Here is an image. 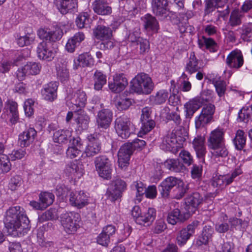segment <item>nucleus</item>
<instances>
[{
  "label": "nucleus",
  "instance_id": "obj_21",
  "mask_svg": "<svg viewBox=\"0 0 252 252\" xmlns=\"http://www.w3.org/2000/svg\"><path fill=\"white\" fill-rule=\"evenodd\" d=\"M128 85L127 79L123 73L114 76L113 82L109 83L110 90L114 93H119L123 91Z\"/></svg>",
  "mask_w": 252,
  "mask_h": 252
},
{
  "label": "nucleus",
  "instance_id": "obj_11",
  "mask_svg": "<svg viewBox=\"0 0 252 252\" xmlns=\"http://www.w3.org/2000/svg\"><path fill=\"white\" fill-rule=\"evenodd\" d=\"M200 221L197 220H193L185 228L182 229L177 234L176 242L181 247L185 245L187 241L195 233V229L199 225Z\"/></svg>",
  "mask_w": 252,
  "mask_h": 252
},
{
  "label": "nucleus",
  "instance_id": "obj_3",
  "mask_svg": "<svg viewBox=\"0 0 252 252\" xmlns=\"http://www.w3.org/2000/svg\"><path fill=\"white\" fill-rule=\"evenodd\" d=\"M158 190L162 197L168 198L172 190L176 195L182 197L186 192L183 181L176 177L170 176L164 179L159 185Z\"/></svg>",
  "mask_w": 252,
  "mask_h": 252
},
{
  "label": "nucleus",
  "instance_id": "obj_14",
  "mask_svg": "<svg viewBox=\"0 0 252 252\" xmlns=\"http://www.w3.org/2000/svg\"><path fill=\"white\" fill-rule=\"evenodd\" d=\"M182 146V144L177 142L176 135L173 132L168 133L164 136L160 145L162 150L170 152L174 154H177Z\"/></svg>",
  "mask_w": 252,
  "mask_h": 252
},
{
  "label": "nucleus",
  "instance_id": "obj_37",
  "mask_svg": "<svg viewBox=\"0 0 252 252\" xmlns=\"http://www.w3.org/2000/svg\"><path fill=\"white\" fill-rule=\"evenodd\" d=\"M214 232V228L211 226L205 225L203 228L201 236L197 241L198 245H207L212 239Z\"/></svg>",
  "mask_w": 252,
  "mask_h": 252
},
{
  "label": "nucleus",
  "instance_id": "obj_63",
  "mask_svg": "<svg viewBox=\"0 0 252 252\" xmlns=\"http://www.w3.org/2000/svg\"><path fill=\"white\" fill-rule=\"evenodd\" d=\"M34 100L32 99H28L25 101L24 105V109L25 114L28 117L31 116L33 114Z\"/></svg>",
  "mask_w": 252,
  "mask_h": 252
},
{
  "label": "nucleus",
  "instance_id": "obj_9",
  "mask_svg": "<svg viewBox=\"0 0 252 252\" xmlns=\"http://www.w3.org/2000/svg\"><path fill=\"white\" fill-rule=\"evenodd\" d=\"M126 188V184L125 181L121 179H116L111 183L106 195L111 201H115L122 196V193Z\"/></svg>",
  "mask_w": 252,
  "mask_h": 252
},
{
  "label": "nucleus",
  "instance_id": "obj_49",
  "mask_svg": "<svg viewBox=\"0 0 252 252\" xmlns=\"http://www.w3.org/2000/svg\"><path fill=\"white\" fill-rule=\"evenodd\" d=\"M89 120V116L84 114H77L75 116V121L78 128L82 130L87 128Z\"/></svg>",
  "mask_w": 252,
  "mask_h": 252
},
{
  "label": "nucleus",
  "instance_id": "obj_59",
  "mask_svg": "<svg viewBox=\"0 0 252 252\" xmlns=\"http://www.w3.org/2000/svg\"><path fill=\"white\" fill-rule=\"evenodd\" d=\"M89 57L88 55L86 54H82L78 57L76 60H74V68H77V66L82 65V66H87L89 64L87 58Z\"/></svg>",
  "mask_w": 252,
  "mask_h": 252
},
{
  "label": "nucleus",
  "instance_id": "obj_47",
  "mask_svg": "<svg viewBox=\"0 0 252 252\" xmlns=\"http://www.w3.org/2000/svg\"><path fill=\"white\" fill-rule=\"evenodd\" d=\"M177 18L178 22L176 23V24L178 25V29L181 33L187 32L188 28H190V30H191V27L189 25L188 20L184 15V13H179Z\"/></svg>",
  "mask_w": 252,
  "mask_h": 252
},
{
  "label": "nucleus",
  "instance_id": "obj_15",
  "mask_svg": "<svg viewBox=\"0 0 252 252\" xmlns=\"http://www.w3.org/2000/svg\"><path fill=\"white\" fill-rule=\"evenodd\" d=\"M133 152L131 144L129 142L125 143L121 147L118 157L119 166L121 169L126 170L128 166L130 157Z\"/></svg>",
  "mask_w": 252,
  "mask_h": 252
},
{
  "label": "nucleus",
  "instance_id": "obj_40",
  "mask_svg": "<svg viewBox=\"0 0 252 252\" xmlns=\"http://www.w3.org/2000/svg\"><path fill=\"white\" fill-rule=\"evenodd\" d=\"M71 136V132L69 130L60 129L54 133L53 140L59 144L66 143Z\"/></svg>",
  "mask_w": 252,
  "mask_h": 252
},
{
  "label": "nucleus",
  "instance_id": "obj_1",
  "mask_svg": "<svg viewBox=\"0 0 252 252\" xmlns=\"http://www.w3.org/2000/svg\"><path fill=\"white\" fill-rule=\"evenodd\" d=\"M5 227L14 235L26 233L29 230L30 220L24 209L16 206L6 210L3 219Z\"/></svg>",
  "mask_w": 252,
  "mask_h": 252
},
{
  "label": "nucleus",
  "instance_id": "obj_48",
  "mask_svg": "<svg viewBox=\"0 0 252 252\" xmlns=\"http://www.w3.org/2000/svg\"><path fill=\"white\" fill-rule=\"evenodd\" d=\"M54 199V195L50 192H43L39 194V200L45 209L53 203Z\"/></svg>",
  "mask_w": 252,
  "mask_h": 252
},
{
  "label": "nucleus",
  "instance_id": "obj_32",
  "mask_svg": "<svg viewBox=\"0 0 252 252\" xmlns=\"http://www.w3.org/2000/svg\"><path fill=\"white\" fill-rule=\"evenodd\" d=\"M184 213H181L179 209H175L169 212L167 217V221L168 223L175 225L178 223H181L187 220L188 217Z\"/></svg>",
  "mask_w": 252,
  "mask_h": 252
},
{
  "label": "nucleus",
  "instance_id": "obj_58",
  "mask_svg": "<svg viewBox=\"0 0 252 252\" xmlns=\"http://www.w3.org/2000/svg\"><path fill=\"white\" fill-rule=\"evenodd\" d=\"M204 43L206 49L211 52H215L217 51L218 46L216 42L211 38H207L203 36Z\"/></svg>",
  "mask_w": 252,
  "mask_h": 252
},
{
  "label": "nucleus",
  "instance_id": "obj_5",
  "mask_svg": "<svg viewBox=\"0 0 252 252\" xmlns=\"http://www.w3.org/2000/svg\"><path fill=\"white\" fill-rule=\"evenodd\" d=\"M94 37L101 41L100 48L101 49H111L114 46L112 38V31L109 27L98 25L93 30Z\"/></svg>",
  "mask_w": 252,
  "mask_h": 252
},
{
  "label": "nucleus",
  "instance_id": "obj_42",
  "mask_svg": "<svg viewBox=\"0 0 252 252\" xmlns=\"http://www.w3.org/2000/svg\"><path fill=\"white\" fill-rule=\"evenodd\" d=\"M244 16L242 11L234 9L230 14L228 24L232 27L240 26L242 24V19Z\"/></svg>",
  "mask_w": 252,
  "mask_h": 252
},
{
  "label": "nucleus",
  "instance_id": "obj_35",
  "mask_svg": "<svg viewBox=\"0 0 252 252\" xmlns=\"http://www.w3.org/2000/svg\"><path fill=\"white\" fill-rule=\"evenodd\" d=\"M17 103L13 100H8L5 104V109L9 111L10 121L12 124H16L19 120Z\"/></svg>",
  "mask_w": 252,
  "mask_h": 252
},
{
  "label": "nucleus",
  "instance_id": "obj_29",
  "mask_svg": "<svg viewBox=\"0 0 252 252\" xmlns=\"http://www.w3.org/2000/svg\"><path fill=\"white\" fill-rule=\"evenodd\" d=\"M156 211L153 208H149L146 212H143L138 217L136 223L140 225L149 226L155 220Z\"/></svg>",
  "mask_w": 252,
  "mask_h": 252
},
{
  "label": "nucleus",
  "instance_id": "obj_31",
  "mask_svg": "<svg viewBox=\"0 0 252 252\" xmlns=\"http://www.w3.org/2000/svg\"><path fill=\"white\" fill-rule=\"evenodd\" d=\"M85 39L84 34L82 32L75 33L72 37L69 38L65 45V50L69 53H73L77 47H78Z\"/></svg>",
  "mask_w": 252,
  "mask_h": 252
},
{
  "label": "nucleus",
  "instance_id": "obj_62",
  "mask_svg": "<svg viewBox=\"0 0 252 252\" xmlns=\"http://www.w3.org/2000/svg\"><path fill=\"white\" fill-rule=\"evenodd\" d=\"M131 105V100L128 98L121 99L116 103L117 109L121 111L127 109Z\"/></svg>",
  "mask_w": 252,
  "mask_h": 252
},
{
  "label": "nucleus",
  "instance_id": "obj_53",
  "mask_svg": "<svg viewBox=\"0 0 252 252\" xmlns=\"http://www.w3.org/2000/svg\"><path fill=\"white\" fill-rule=\"evenodd\" d=\"M213 84L219 97H220L223 96L226 91V85L225 82L220 79L214 80Z\"/></svg>",
  "mask_w": 252,
  "mask_h": 252
},
{
  "label": "nucleus",
  "instance_id": "obj_16",
  "mask_svg": "<svg viewBox=\"0 0 252 252\" xmlns=\"http://www.w3.org/2000/svg\"><path fill=\"white\" fill-rule=\"evenodd\" d=\"M64 173L71 178H79L84 173V168L82 162L74 160L68 163L64 170Z\"/></svg>",
  "mask_w": 252,
  "mask_h": 252
},
{
  "label": "nucleus",
  "instance_id": "obj_12",
  "mask_svg": "<svg viewBox=\"0 0 252 252\" xmlns=\"http://www.w3.org/2000/svg\"><path fill=\"white\" fill-rule=\"evenodd\" d=\"M78 217V214L72 212H66L61 215V222L67 233L72 234L77 230Z\"/></svg>",
  "mask_w": 252,
  "mask_h": 252
},
{
  "label": "nucleus",
  "instance_id": "obj_44",
  "mask_svg": "<svg viewBox=\"0 0 252 252\" xmlns=\"http://www.w3.org/2000/svg\"><path fill=\"white\" fill-rule=\"evenodd\" d=\"M198 61L194 53L191 52L189 59V62L187 63L186 66V71L190 74L198 71L200 69L198 65Z\"/></svg>",
  "mask_w": 252,
  "mask_h": 252
},
{
  "label": "nucleus",
  "instance_id": "obj_34",
  "mask_svg": "<svg viewBox=\"0 0 252 252\" xmlns=\"http://www.w3.org/2000/svg\"><path fill=\"white\" fill-rule=\"evenodd\" d=\"M167 90L162 89L158 91L155 94L150 95V102L153 105H160L164 103L168 98Z\"/></svg>",
  "mask_w": 252,
  "mask_h": 252
},
{
  "label": "nucleus",
  "instance_id": "obj_10",
  "mask_svg": "<svg viewBox=\"0 0 252 252\" xmlns=\"http://www.w3.org/2000/svg\"><path fill=\"white\" fill-rule=\"evenodd\" d=\"M87 138L89 143L81 156L82 158L94 157L99 153L101 150V144L99 140L98 134H90L88 136Z\"/></svg>",
  "mask_w": 252,
  "mask_h": 252
},
{
  "label": "nucleus",
  "instance_id": "obj_56",
  "mask_svg": "<svg viewBox=\"0 0 252 252\" xmlns=\"http://www.w3.org/2000/svg\"><path fill=\"white\" fill-rule=\"evenodd\" d=\"M57 76L62 82H64L68 79L69 71L65 66H59L57 68Z\"/></svg>",
  "mask_w": 252,
  "mask_h": 252
},
{
  "label": "nucleus",
  "instance_id": "obj_45",
  "mask_svg": "<svg viewBox=\"0 0 252 252\" xmlns=\"http://www.w3.org/2000/svg\"><path fill=\"white\" fill-rule=\"evenodd\" d=\"M246 135L243 130L239 129L237 131L233 143L236 148L239 150H242L246 144Z\"/></svg>",
  "mask_w": 252,
  "mask_h": 252
},
{
  "label": "nucleus",
  "instance_id": "obj_27",
  "mask_svg": "<svg viewBox=\"0 0 252 252\" xmlns=\"http://www.w3.org/2000/svg\"><path fill=\"white\" fill-rule=\"evenodd\" d=\"M56 1L59 5V11L63 14L77 10L78 0H56Z\"/></svg>",
  "mask_w": 252,
  "mask_h": 252
},
{
  "label": "nucleus",
  "instance_id": "obj_46",
  "mask_svg": "<svg viewBox=\"0 0 252 252\" xmlns=\"http://www.w3.org/2000/svg\"><path fill=\"white\" fill-rule=\"evenodd\" d=\"M220 2L225 3L226 0H208L206 1L204 9V16L209 15L214 12L216 7H220Z\"/></svg>",
  "mask_w": 252,
  "mask_h": 252
},
{
  "label": "nucleus",
  "instance_id": "obj_41",
  "mask_svg": "<svg viewBox=\"0 0 252 252\" xmlns=\"http://www.w3.org/2000/svg\"><path fill=\"white\" fill-rule=\"evenodd\" d=\"M164 165L167 169L175 172H180L185 169L183 164L178 159H168Z\"/></svg>",
  "mask_w": 252,
  "mask_h": 252
},
{
  "label": "nucleus",
  "instance_id": "obj_17",
  "mask_svg": "<svg viewBox=\"0 0 252 252\" xmlns=\"http://www.w3.org/2000/svg\"><path fill=\"white\" fill-rule=\"evenodd\" d=\"M168 0H152V7L153 13L161 19L166 18L169 12Z\"/></svg>",
  "mask_w": 252,
  "mask_h": 252
},
{
  "label": "nucleus",
  "instance_id": "obj_60",
  "mask_svg": "<svg viewBox=\"0 0 252 252\" xmlns=\"http://www.w3.org/2000/svg\"><path fill=\"white\" fill-rule=\"evenodd\" d=\"M179 155L184 164L189 166L193 163V157L188 151L182 150Z\"/></svg>",
  "mask_w": 252,
  "mask_h": 252
},
{
  "label": "nucleus",
  "instance_id": "obj_2",
  "mask_svg": "<svg viewBox=\"0 0 252 252\" xmlns=\"http://www.w3.org/2000/svg\"><path fill=\"white\" fill-rule=\"evenodd\" d=\"M224 132L222 129L217 128L212 131L207 140L208 146L212 149V155L216 157H225L228 151L224 144Z\"/></svg>",
  "mask_w": 252,
  "mask_h": 252
},
{
  "label": "nucleus",
  "instance_id": "obj_20",
  "mask_svg": "<svg viewBox=\"0 0 252 252\" xmlns=\"http://www.w3.org/2000/svg\"><path fill=\"white\" fill-rule=\"evenodd\" d=\"M203 198L198 192H193L188 195L185 199L186 209L188 214L195 213L199 205L202 202Z\"/></svg>",
  "mask_w": 252,
  "mask_h": 252
},
{
  "label": "nucleus",
  "instance_id": "obj_6",
  "mask_svg": "<svg viewBox=\"0 0 252 252\" xmlns=\"http://www.w3.org/2000/svg\"><path fill=\"white\" fill-rule=\"evenodd\" d=\"M95 170L98 175L104 179L111 178L113 170L111 161L106 156H99L94 159Z\"/></svg>",
  "mask_w": 252,
  "mask_h": 252
},
{
  "label": "nucleus",
  "instance_id": "obj_28",
  "mask_svg": "<svg viewBox=\"0 0 252 252\" xmlns=\"http://www.w3.org/2000/svg\"><path fill=\"white\" fill-rule=\"evenodd\" d=\"M39 63L35 62L28 63L22 69L17 72L19 78L23 77L26 75H36L39 73L41 69Z\"/></svg>",
  "mask_w": 252,
  "mask_h": 252
},
{
  "label": "nucleus",
  "instance_id": "obj_38",
  "mask_svg": "<svg viewBox=\"0 0 252 252\" xmlns=\"http://www.w3.org/2000/svg\"><path fill=\"white\" fill-rule=\"evenodd\" d=\"M204 141L205 139L203 137L198 136L194 139L192 142L193 148L198 158L203 157L206 153Z\"/></svg>",
  "mask_w": 252,
  "mask_h": 252
},
{
  "label": "nucleus",
  "instance_id": "obj_18",
  "mask_svg": "<svg viewBox=\"0 0 252 252\" xmlns=\"http://www.w3.org/2000/svg\"><path fill=\"white\" fill-rule=\"evenodd\" d=\"M69 201L72 206L82 208L89 203L88 197L83 191L70 192Z\"/></svg>",
  "mask_w": 252,
  "mask_h": 252
},
{
  "label": "nucleus",
  "instance_id": "obj_51",
  "mask_svg": "<svg viewBox=\"0 0 252 252\" xmlns=\"http://www.w3.org/2000/svg\"><path fill=\"white\" fill-rule=\"evenodd\" d=\"M142 126L138 134V136H142L150 131L155 126V123L153 120L141 121Z\"/></svg>",
  "mask_w": 252,
  "mask_h": 252
},
{
  "label": "nucleus",
  "instance_id": "obj_36",
  "mask_svg": "<svg viewBox=\"0 0 252 252\" xmlns=\"http://www.w3.org/2000/svg\"><path fill=\"white\" fill-rule=\"evenodd\" d=\"M143 20L144 26L146 30L156 32L158 31L159 29L158 23L154 16L147 14L144 16Z\"/></svg>",
  "mask_w": 252,
  "mask_h": 252
},
{
  "label": "nucleus",
  "instance_id": "obj_19",
  "mask_svg": "<svg viewBox=\"0 0 252 252\" xmlns=\"http://www.w3.org/2000/svg\"><path fill=\"white\" fill-rule=\"evenodd\" d=\"M67 99L77 107H84L87 101L86 94L80 89L72 91L67 95Z\"/></svg>",
  "mask_w": 252,
  "mask_h": 252
},
{
  "label": "nucleus",
  "instance_id": "obj_54",
  "mask_svg": "<svg viewBox=\"0 0 252 252\" xmlns=\"http://www.w3.org/2000/svg\"><path fill=\"white\" fill-rule=\"evenodd\" d=\"M11 166L10 160L6 156L0 158V174L9 172Z\"/></svg>",
  "mask_w": 252,
  "mask_h": 252
},
{
  "label": "nucleus",
  "instance_id": "obj_13",
  "mask_svg": "<svg viewBox=\"0 0 252 252\" xmlns=\"http://www.w3.org/2000/svg\"><path fill=\"white\" fill-rule=\"evenodd\" d=\"M37 34L40 39L50 42H56L61 39L63 32L60 27L56 26L52 29L41 28L38 30Z\"/></svg>",
  "mask_w": 252,
  "mask_h": 252
},
{
  "label": "nucleus",
  "instance_id": "obj_23",
  "mask_svg": "<svg viewBox=\"0 0 252 252\" xmlns=\"http://www.w3.org/2000/svg\"><path fill=\"white\" fill-rule=\"evenodd\" d=\"M226 63L231 68L238 69L241 67L244 63L241 52L234 50L230 53L226 58Z\"/></svg>",
  "mask_w": 252,
  "mask_h": 252
},
{
  "label": "nucleus",
  "instance_id": "obj_43",
  "mask_svg": "<svg viewBox=\"0 0 252 252\" xmlns=\"http://www.w3.org/2000/svg\"><path fill=\"white\" fill-rule=\"evenodd\" d=\"M94 89L100 90L106 83V76L102 72L96 70L94 74Z\"/></svg>",
  "mask_w": 252,
  "mask_h": 252
},
{
  "label": "nucleus",
  "instance_id": "obj_4",
  "mask_svg": "<svg viewBox=\"0 0 252 252\" xmlns=\"http://www.w3.org/2000/svg\"><path fill=\"white\" fill-rule=\"evenodd\" d=\"M130 88L139 94H149L154 89V83L149 75L140 73L131 81Z\"/></svg>",
  "mask_w": 252,
  "mask_h": 252
},
{
  "label": "nucleus",
  "instance_id": "obj_64",
  "mask_svg": "<svg viewBox=\"0 0 252 252\" xmlns=\"http://www.w3.org/2000/svg\"><path fill=\"white\" fill-rule=\"evenodd\" d=\"M242 35L245 40H249L248 37H252V24L243 26L242 28Z\"/></svg>",
  "mask_w": 252,
  "mask_h": 252
},
{
  "label": "nucleus",
  "instance_id": "obj_24",
  "mask_svg": "<svg viewBox=\"0 0 252 252\" xmlns=\"http://www.w3.org/2000/svg\"><path fill=\"white\" fill-rule=\"evenodd\" d=\"M36 53L37 57L41 60L47 61H52L55 55V53L49 47L48 44L45 41H43L38 44Z\"/></svg>",
  "mask_w": 252,
  "mask_h": 252
},
{
  "label": "nucleus",
  "instance_id": "obj_26",
  "mask_svg": "<svg viewBox=\"0 0 252 252\" xmlns=\"http://www.w3.org/2000/svg\"><path fill=\"white\" fill-rule=\"evenodd\" d=\"M58 87V83L51 82L45 85L41 90V94L44 99L53 101L57 96V91Z\"/></svg>",
  "mask_w": 252,
  "mask_h": 252
},
{
  "label": "nucleus",
  "instance_id": "obj_55",
  "mask_svg": "<svg viewBox=\"0 0 252 252\" xmlns=\"http://www.w3.org/2000/svg\"><path fill=\"white\" fill-rule=\"evenodd\" d=\"M22 182V179L20 176L15 175L10 180L9 188L11 190H16L21 186Z\"/></svg>",
  "mask_w": 252,
  "mask_h": 252
},
{
  "label": "nucleus",
  "instance_id": "obj_22",
  "mask_svg": "<svg viewBox=\"0 0 252 252\" xmlns=\"http://www.w3.org/2000/svg\"><path fill=\"white\" fill-rule=\"evenodd\" d=\"M113 118V113L108 109H103L98 112L96 123L98 127L106 129L109 127Z\"/></svg>",
  "mask_w": 252,
  "mask_h": 252
},
{
  "label": "nucleus",
  "instance_id": "obj_25",
  "mask_svg": "<svg viewBox=\"0 0 252 252\" xmlns=\"http://www.w3.org/2000/svg\"><path fill=\"white\" fill-rule=\"evenodd\" d=\"M36 131L33 128H29L19 135L18 143L21 147H26L31 144L36 136Z\"/></svg>",
  "mask_w": 252,
  "mask_h": 252
},
{
  "label": "nucleus",
  "instance_id": "obj_8",
  "mask_svg": "<svg viewBox=\"0 0 252 252\" xmlns=\"http://www.w3.org/2000/svg\"><path fill=\"white\" fill-rule=\"evenodd\" d=\"M215 111V106L214 104H209L205 105L200 115L195 119V127L197 129L204 127L210 123L212 119Z\"/></svg>",
  "mask_w": 252,
  "mask_h": 252
},
{
  "label": "nucleus",
  "instance_id": "obj_33",
  "mask_svg": "<svg viewBox=\"0 0 252 252\" xmlns=\"http://www.w3.org/2000/svg\"><path fill=\"white\" fill-rule=\"evenodd\" d=\"M242 220L237 218H230L228 222L224 221L221 223H218L215 225V230L219 233H224L232 228L234 225L238 223H241Z\"/></svg>",
  "mask_w": 252,
  "mask_h": 252
},
{
  "label": "nucleus",
  "instance_id": "obj_61",
  "mask_svg": "<svg viewBox=\"0 0 252 252\" xmlns=\"http://www.w3.org/2000/svg\"><path fill=\"white\" fill-rule=\"evenodd\" d=\"M225 179L224 176L216 175L213 176L211 181V185L215 188L222 187L224 185L225 186Z\"/></svg>",
  "mask_w": 252,
  "mask_h": 252
},
{
  "label": "nucleus",
  "instance_id": "obj_30",
  "mask_svg": "<svg viewBox=\"0 0 252 252\" xmlns=\"http://www.w3.org/2000/svg\"><path fill=\"white\" fill-rule=\"evenodd\" d=\"M92 7L94 11L99 15H107L112 12V8L109 6L107 0H94Z\"/></svg>",
  "mask_w": 252,
  "mask_h": 252
},
{
  "label": "nucleus",
  "instance_id": "obj_7",
  "mask_svg": "<svg viewBox=\"0 0 252 252\" xmlns=\"http://www.w3.org/2000/svg\"><path fill=\"white\" fill-rule=\"evenodd\" d=\"M132 126L129 119L125 115L117 118L115 122V130L118 136L123 139H126L130 136Z\"/></svg>",
  "mask_w": 252,
  "mask_h": 252
},
{
  "label": "nucleus",
  "instance_id": "obj_52",
  "mask_svg": "<svg viewBox=\"0 0 252 252\" xmlns=\"http://www.w3.org/2000/svg\"><path fill=\"white\" fill-rule=\"evenodd\" d=\"M89 23V16L86 12L80 13L76 19V25L80 29L85 28Z\"/></svg>",
  "mask_w": 252,
  "mask_h": 252
},
{
  "label": "nucleus",
  "instance_id": "obj_57",
  "mask_svg": "<svg viewBox=\"0 0 252 252\" xmlns=\"http://www.w3.org/2000/svg\"><path fill=\"white\" fill-rule=\"evenodd\" d=\"M212 93L213 91L211 90H203L200 94L199 97H195V99H197V101L200 104H201L205 102L209 101L212 98Z\"/></svg>",
  "mask_w": 252,
  "mask_h": 252
},
{
  "label": "nucleus",
  "instance_id": "obj_39",
  "mask_svg": "<svg viewBox=\"0 0 252 252\" xmlns=\"http://www.w3.org/2000/svg\"><path fill=\"white\" fill-rule=\"evenodd\" d=\"M197 100V99L194 98L185 104V116L187 119H191L194 113L199 108L200 104Z\"/></svg>",
  "mask_w": 252,
  "mask_h": 252
},
{
  "label": "nucleus",
  "instance_id": "obj_50",
  "mask_svg": "<svg viewBox=\"0 0 252 252\" xmlns=\"http://www.w3.org/2000/svg\"><path fill=\"white\" fill-rule=\"evenodd\" d=\"M58 218L57 211L55 208H50L38 217V220L43 222L50 220H55Z\"/></svg>",
  "mask_w": 252,
  "mask_h": 252
}]
</instances>
